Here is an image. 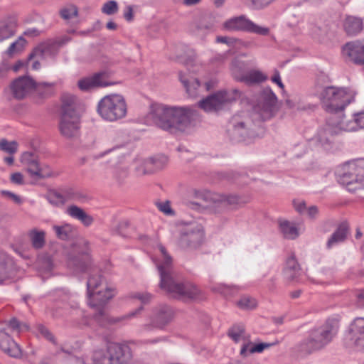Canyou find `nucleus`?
<instances>
[{"instance_id":"f257e3e1","label":"nucleus","mask_w":364,"mask_h":364,"mask_svg":"<svg viewBox=\"0 0 364 364\" xmlns=\"http://www.w3.org/2000/svg\"><path fill=\"white\" fill-rule=\"evenodd\" d=\"M156 250L159 252V255L154 262L160 276V289L178 299L196 298L200 294V290L192 283L183 282L178 277L173 269L172 257L165 247L159 244Z\"/></svg>"},{"instance_id":"f03ea898","label":"nucleus","mask_w":364,"mask_h":364,"mask_svg":"<svg viewBox=\"0 0 364 364\" xmlns=\"http://www.w3.org/2000/svg\"><path fill=\"white\" fill-rule=\"evenodd\" d=\"M195 115L190 107L162 104L153 105L149 112L150 119L157 127L171 134L185 131Z\"/></svg>"},{"instance_id":"7ed1b4c3","label":"nucleus","mask_w":364,"mask_h":364,"mask_svg":"<svg viewBox=\"0 0 364 364\" xmlns=\"http://www.w3.org/2000/svg\"><path fill=\"white\" fill-rule=\"evenodd\" d=\"M87 290L90 306L97 309L94 318L102 323V320L105 317L103 308L115 296L116 289L107 282L98 269H90Z\"/></svg>"},{"instance_id":"20e7f679","label":"nucleus","mask_w":364,"mask_h":364,"mask_svg":"<svg viewBox=\"0 0 364 364\" xmlns=\"http://www.w3.org/2000/svg\"><path fill=\"white\" fill-rule=\"evenodd\" d=\"M338 331V323L328 319L321 326L310 330L308 336L294 346V350L301 357L322 350L333 341Z\"/></svg>"},{"instance_id":"39448f33","label":"nucleus","mask_w":364,"mask_h":364,"mask_svg":"<svg viewBox=\"0 0 364 364\" xmlns=\"http://www.w3.org/2000/svg\"><path fill=\"white\" fill-rule=\"evenodd\" d=\"M81 109L77 97L65 94L62 97V105L58 129L60 134L66 139L78 136L80 129Z\"/></svg>"},{"instance_id":"423d86ee","label":"nucleus","mask_w":364,"mask_h":364,"mask_svg":"<svg viewBox=\"0 0 364 364\" xmlns=\"http://www.w3.org/2000/svg\"><path fill=\"white\" fill-rule=\"evenodd\" d=\"M336 121V117L333 115L331 118H328L318 130L315 139L321 146L331 145L333 142L335 136L341 134L343 132H353L358 129H364V112L355 114L353 120L344 122L342 119L339 122Z\"/></svg>"},{"instance_id":"0eeeda50","label":"nucleus","mask_w":364,"mask_h":364,"mask_svg":"<svg viewBox=\"0 0 364 364\" xmlns=\"http://www.w3.org/2000/svg\"><path fill=\"white\" fill-rule=\"evenodd\" d=\"M319 98L324 110L331 114L326 120L335 115L336 122L344 119L343 111L354 100V97L344 89L332 86L323 88L320 93Z\"/></svg>"},{"instance_id":"6e6552de","label":"nucleus","mask_w":364,"mask_h":364,"mask_svg":"<svg viewBox=\"0 0 364 364\" xmlns=\"http://www.w3.org/2000/svg\"><path fill=\"white\" fill-rule=\"evenodd\" d=\"M335 173L338 182L348 191L364 188V159L341 165L336 168Z\"/></svg>"},{"instance_id":"1a4fd4ad","label":"nucleus","mask_w":364,"mask_h":364,"mask_svg":"<svg viewBox=\"0 0 364 364\" xmlns=\"http://www.w3.org/2000/svg\"><path fill=\"white\" fill-rule=\"evenodd\" d=\"M279 109L277 97L269 87H265L255 96L252 117L260 121L269 120L277 115Z\"/></svg>"},{"instance_id":"9d476101","label":"nucleus","mask_w":364,"mask_h":364,"mask_svg":"<svg viewBox=\"0 0 364 364\" xmlns=\"http://www.w3.org/2000/svg\"><path fill=\"white\" fill-rule=\"evenodd\" d=\"M97 111L103 119L114 122L127 115V105L122 95L111 94L105 96L99 101Z\"/></svg>"},{"instance_id":"9b49d317","label":"nucleus","mask_w":364,"mask_h":364,"mask_svg":"<svg viewBox=\"0 0 364 364\" xmlns=\"http://www.w3.org/2000/svg\"><path fill=\"white\" fill-rule=\"evenodd\" d=\"M239 97L238 90L235 89L231 92L221 90L201 100L198 102V106L205 112H217Z\"/></svg>"},{"instance_id":"f8f14e48","label":"nucleus","mask_w":364,"mask_h":364,"mask_svg":"<svg viewBox=\"0 0 364 364\" xmlns=\"http://www.w3.org/2000/svg\"><path fill=\"white\" fill-rule=\"evenodd\" d=\"M346 347L354 350H364V318H354L347 328L344 336Z\"/></svg>"},{"instance_id":"ddd939ff","label":"nucleus","mask_w":364,"mask_h":364,"mask_svg":"<svg viewBox=\"0 0 364 364\" xmlns=\"http://www.w3.org/2000/svg\"><path fill=\"white\" fill-rule=\"evenodd\" d=\"M21 161L25 166L27 172L31 177L38 179L51 176L49 166L39 162L38 156L33 152L26 151L21 156Z\"/></svg>"},{"instance_id":"4468645a","label":"nucleus","mask_w":364,"mask_h":364,"mask_svg":"<svg viewBox=\"0 0 364 364\" xmlns=\"http://www.w3.org/2000/svg\"><path fill=\"white\" fill-rule=\"evenodd\" d=\"M52 85L46 82L36 84L34 80L27 76L19 77L11 84V90L13 96L18 100L24 98L33 89H36L38 92L42 88L50 89Z\"/></svg>"},{"instance_id":"2eb2a0df","label":"nucleus","mask_w":364,"mask_h":364,"mask_svg":"<svg viewBox=\"0 0 364 364\" xmlns=\"http://www.w3.org/2000/svg\"><path fill=\"white\" fill-rule=\"evenodd\" d=\"M173 310L167 304H161L155 306L152 310L151 324L144 325L145 330H149L151 326L157 328H164L173 318Z\"/></svg>"},{"instance_id":"dca6fc26","label":"nucleus","mask_w":364,"mask_h":364,"mask_svg":"<svg viewBox=\"0 0 364 364\" xmlns=\"http://www.w3.org/2000/svg\"><path fill=\"white\" fill-rule=\"evenodd\" d=\"M204 237V232L200 225L191 226L181 232L179 245L182 248H196Z\"/></svg>"},{"instance_id":"f3484780","label":"nucleus","mask_w":364,"mask_h":364,"mask_svg":"<svg viewBox=\"0 0 364 364\" xmlns=\"http://www.w3.org/2000/svg\"><path fill=\"white\" fill-rule=\"evenodd\" d=\"M109 353L112 364H130L133 360V352L127 343H109Z\"/></svg>"},{"instance_id":"a211bd4d","label":"nucleus","mask_w":364,"mask_h":364,"mask_svg":"<svg viewBox=\"0 0 364 364\" xmlns=\"http://www.w3.org/2000/svg\"><path fill=\"white\" fill-rule=\"evenodd\" d=\"M342 53L346 60L364 68V41H354L346 43L343 46Z\"/></svg>"},{"instance_id":"6ab92c4d","label":"nucleus","mask_w":364,"mask_h":364,"mask_svg":"<svg viewBox=\"0 0 364 364\" xmlns=\"http://www.w3.org/2000/svg\"><path fill=\"white\" fill-rule=\"evenodd\" d=\"M112 84L107 79L106 73H95L92 76L80 80L77 82L79 88L82 91H90L97 87H107Z\"/></svg>"},{"instance_id":"aec40b11","label":"nucleus","mask_w":364,"mask_h":364,"mask_svg":"<svg viewBox=\"0 0 364 364\" xmlns=\"http://www.w3.org/2000/svg\"><path fill=\"white\" fill-rule=\"evenodd\" d=\"M228 336L235 342L242 341V346L240 349V355L243 357L247 356L248 347L250 346V336L246 333L245 327L242 324L234 325L228 331Z\"/></svg>"},{"instance_id":"412c9836","label":"nucleus","mask_w":364,"mask_h":364,"mask_svg":"<svg viewBox=\"0 0 364 364\" xmlns=\"http://www.w3.org/2000/svg\"><path fill=\"white\" fill-rule=\"evenodd\" d=\"M301 268L294 253H291L285 261L282 273L284 279L289 282H298L301 275Z\"/></svg>"},{"instance_id":"4be33fe9","label":"nucleus","mask_w":364,"mask_h":364,"mask_svg":"<svg viewBox=\"0 0 364 364\" xmlns=\"http://www.w3.org/2000/svg\"><path fill=\"white\" fill-rule=\"evenodd\" d=\"M60 43L58 41H48L38 45L29 55L28 60L39 56L45 58L47 56H55L60 48Z\"/></svg>"},{"instance_id":"5701e85b","label":"nucleus","mask_w":364,"mask_h":364,"mask_svg":"<svg viewBox=\"0 0 364 364\" xmlns=\"http://www.w3.org/2000/svg\"><path fill=\"white\" fill-rule=\"evenodd\" d=\"M0 349L14 358H18L21 354L18 345L4 330H0Z\"/></svg>"},{"instance_id":"b1692460","label":"nucleus","mask_w":364,"mask_h":364,"mask_svg":"<svg viewBox=\"0 0 364 364\" xmlns=\"http://www.w3.org/2000/svg\"><path fill=\"white\" fill-rule=\"evenodd\" d=\"M91 259L87 253L70 257L68 261V267L75 274L83 273L90 269Z\"/></svg>"},{"instance_id":"393cba45","label":"nucleus","mask_w":364,"mask_h":364,"mask_svg":"<svg viewBox=\"0 0 364 364\" xmlns=\"http://www.w3.org/2000/svg\"><path fill=\"white\" fill-rule=\"evenodd\" d=\"M224 29L227 31H244L253 33L261 36L269 34V29L258 24H223Z\"/></svg>"},{"instance_id":"a878e982","label":"nucleus","mask_w":364,"mask_h":364,"mask_svg":"<svg viewBox=\"0 0 364 364\" xmlns=\"http://www.w3.org/2000/svg\"><path fill=\"white\" fill-rule=\"evenodd\" d=\"M254 136L255 133L248 122H240L234 124L231 132L232 140L235 141H245L247 138Z\"/></svg>"},{"instance_id":"bb28decb","label":"nucleus","mask_w":364,"mask_h":364,"mask_svg":"<svg viewBox=\"0 0 364 364\" xmlns=\"http://www.w3.org/2000/svg\"><path fill=\"white\" fill-rule=\"evenodd\" d=\"M14 265L12 259L4 252H0V284L12 278Z\"/></svg>"},{"instance_id":"cd10ccee","label":"nucleus","mask_w":364,"mask_h":364,"mask_svg":"<svg viewBox=\"0 0 364 364\" xmlns=\"http://www.w3.org/2000/svg\"><path fill=\"white\" fill-rule=\"evenodd\" d=\"M168 163L166 156H159L147 159L143 161L144 168L141 173L151 174L158 170L162 169Z\"/></svg>"},{"instance_id":"c85d7f7f","label":"nucleus","mask_w":364,"mask_h":364,"mask_svg":"<svg viewBox=\"0 0 364 364\" xmlns=\"http://www.w3.org/2000/svg\"><path fill=\"white\" fill-rule=\"evenodd\" d=\"M65 213L71 218L80 221L86 227L91 225L94 221L91 215L87 214L82 208L75 205L68 206Z\"/></svg>"},{"instance_id":"c756f323","label":"nucleus","mask_w":364,"mask_h":364,"mask_svg":"<svg viewBox=\"0 0 364 364\" xmlns=\"http://www.w3.org/2000/svg\"><path fill=\"white\" fill-rule=\"evenodd\" d=\"M348 225L346 222H343L336 228L331 235L326 243L328 249H331L340 242H343L347 237L348 233Z\"/></svg>"},{"instance_id":"7c9ffc66","label":"nucleus","mask_w":364,"mask_h":364,"mask_svg":"<svg viewBox=\"0 0 364 364\" xmlns=\"http://www.w3.org/2000/svg\"><path fill=\"white\" fill-rule=\"evenodd\" d=\"M234 77L240 82H244L247 85L259 84L264 82L267 79V76L260 70H252L245 75L237 76L233 74Z\"/></svg>"},{"instance_id":"2f4dec72","label":"nucleus","mask_w":364,"mask_h":364,"mask_svg":"<svg viewBox=\"0 0 364 364\" xmlns=\"http://www.w3.org/2000/svg\"><path fill=\"white\" fill-rule=\"evenodd\" d=\"M46 198L50 204L58 206L63 205L68 200H76L78 196L72 191H67L65 196L56 191H50L47 194Z\"/></svg>"},{"instance_id":"473e14b6","label":"nucleus","mask_w":364,"mask_h":364,"mask_svg":"<svg viewBox=\"0 0 364 364\" xmlns=\"http://www.w3.org/2000/svg\"><path fill=\"white\" fill-rule=\"evenodd\" d=\"M53 229L56 237L62 240H68L73 238L76 234V228L70 224L63 225H53Z\"/></svg>"},{"instance_id":"72a5a7b5","label":"nucleus","mask_w":364,"mask_h":364,"mask_svg":"<svg viewBox=\"0 0 364 364\" xmlns=\"http://www.w3.org/2000/svg\"><path fill=\"white\" fill-rule=\"evenodd\" d=\"M28 236L32 247L36 250L42 249L46 245V232L36 228L28 231Z\"/></svg>"},{"instance_id":"f704fd0d","label":"nucleus","mask_w":364,"mask_h":364,"mask_svg":"<svg viewBox=\"0 0 364 364\" xmlns=\"http://www.w3.org/2000/svg\"><path fill=\"white\" fill-rule=\"evenodd\" d=\"M90 364H112L111 354L109 353V343L105 349H97L93 351Z\"/></svg>"},{"instance_id":"c9c22d12","label":"nucleus","mask_w":364,"mask_h":364,"mask_svg":"<svg viewBox=\"0 0 364 364\" xmlns=\"http://www.w3.org/2000/svg\"><path fill=\"white\" fill-rule=\"evenodd\" d=\"M179 79L190 97H194L197 95V89L200 87V82L196 78L188 79L181 72L179 73Z\"/></svg>"},{"instance_id":"e433bc0d","label":"nucleus","mask_w":364,"mask_h":364,"mask_svg":"<svg viewBox=\"0 0 364 364\" xmlns=\"http://www.w3.org/2000/svg\"><path fill=\"white\" fill-rule=\"evenodd\" d=\"M279 228L284 237L287 239L294 240L299 236L297 228L287 220L281 221Z\"/></svg>"},{"instance_id":"4c0bfd02","label":"nucleus","mask_w":364,"mask_h":364,"mask_svg":"<svg viewBox=\"0 0 364 364\" xmlns=\"http://www.w3.org/2000/svg\"><path fill=\"white\" fill-rule=\"evenodd\" d=\"M59 14L64 21L71 20L77 16L78 9L73 4L66 5L60 9Z\"/></svg>"},{"instance_id":"58836bf2","label":"nucleus","mask_w":364,"mask_h":364,"mask_svg":"<svg viewBox=\"0 0 364 364\" xmlns=\"http://www.w3.org/2000/svg\"><path fill=\"white\" fill-rule=\"evenodd\" d=\"M237 306L242 310H252L257 306V301L253 297L243 296L237 301Z\"/></svg>"},{"instance_id":"ea45409f","label":"nucleus","mask_w":364,"mask_h":364,"mask_svg":"<svg viewBox=\"0 0 364 364\" xmlns=\"http://www.w3.org/2000/svg\"><path fill=\"white\" fill-rule=\"evenodd\" d=\"M37 265L39 271L45 274H50L53 267V261L49 256L38 258Z\"/></svg>"},{"instance_id":"a19ab883","label":"nucleus","mask_w":364,"mask_h":364,"mask_svg":"<svg viewBox=\"0 0 364 364\" xmlns=\"http://www.w3.org/2000/svg\"><path fill=\"white\" fill-rule=\"evenodd\" d=\"M247 198H243L236 195L223 196L220 199V203L223 205H243L248 202Z\"/></svg>"},{"instance_id":"79ce46f5","label":"nucleus","mask_w":364,"mask_h":364,"mask_svg":"<svg viewBox=\"0 0 364 364\" xmlns=\"http://www.w3.org/2000/svg\"><path fill=\"white\" fill-rule=\"evenodd\" d=\"M321 20L329 23H336L342 21V17L339 11L329 9L322 14Z\"/></svg>"},{"instance_id":"37998d69","label":"nucleus","mask_w":364,"mask_h":364,"mask_svg":"<svg viewBox=\"0 0 364 364\" xmlns=\"http://www.w3.org/2000/svg\"><path fill=\"white\" fill-rule=\"evenodd\" d=\"M363 29V24H343V30L348 37L357 36Z\"/></svg>"},{"instance_id":"c03bdc74","label":"nucleus","mask_w":364,"mask_h":364,"mask_svg":"<svg viewBox=\"0 0 364 364\" xmlns=\"http://www.w3.org/2000/svg\"><path fill=\"white\" fill-rule=\"evenodd\" d=\"M0 149L9 154H14L18 150V143L15 141H9L2 139L0 140Z\"/></svg>"},{"instance_id":"a18cd8bd","label":"nucleus","mask_w":364,"mask_h":364,"mask_svg":"<svg viewBox=\"0 0 364 364\" xmlns=\"http://www.w3.org/2000/svg\"><path fill=\"white\" fill-rule=\"evenodd\" d=\"M112 175L118 183H122L128 176V170L124 166H117L113 168Z\"/></svg>"},{"instance_id":"49530a36","label":"nucleus","mask_w":364,"mask_h":364,"mask_svg":"<svg viewBox=\"0 0 364 364\" xmlns=\"http://www.w3.org/2000/svg\"><path fill=\"white\" fill-rule=\"evenodd\" d=\"M118 3L114 0H109L102 5L101 11L105 14L113 15L118 11Z\"/></svg>"},{"instance_id":"de8ad7c7","label":"nucleus","mask_w":364,"mask_h":364,"mask_svg":"<svg viewBox=\"0 0 364 364\" xmlns=\"http://www.w3.org/2000/svg\"><path fill=\"white\" fill-rule=\"evenodd\" d=\"M274 343H259L257 344H251V347H248L247 351L250 353H262L264 349L272 347Z\"/></svg>"},{"instance_id":"09e8293b","label":"nucleus","mask_w":364,"mask_h":364,"mask_svg":"<svg viewBox=\"0 0 364 364\" xmlns=\"http://www.w3.org/2000/svg\"><path fill=\"white\" fill-rule=\"evenodd\" d=\"M156 205L161 212L166 215H174L175 214L168 200L164 202H156Z\"/></svg>"},{"instance_id":"8fccbe9b","label":"nucleus","mask_w":364,"mask_h":364,"mask_svg":"<svg viewBox=\"0 0 364 364\" xmlns=\"http://www.w3.org/2000/svg\"><path fill=\"white\" fill-rule=\"evenodd\" d=\"M14 33L13 28L11 24H4L0 28V42L4 39L9 38Z\"/></svg>"},{"instance_id":"3c124183","label":"nucleus","mask_w":364,"mask_h":364,"mask_svg":"<svg viewBox=\"0 0 364 364\" xmlns=\"http://www.w3.org/2000/svg\"><path fill=\"white\" fill-rule=\"evenodd\" d=\"M38 332L40 334L43 336L47 340L50 341L53 343H55V337L52 334V333L44 326L40 325L38 327Z\"/></svg>"},{"instance_id":"603ef678","label":"nucleus","mask_w":364,"mask_h":364,"mask_svg":"<svg viewBox=\"0 0 364 364\" xmlns=\"http://www.w3.org/2000/svg\"><path fill=\"white\" fill-rule=\"evenodd\" d=\"M26 41L22 37H20L16 42L12 43L8 48L9 54L13 53L16 50H20L25 45Z\"/></svg>"},{"instance_id":"864d4df0","label":"nucleus","mask_w":364,"mask_h":364,"mask_svg":"<svg viewBox=\"0 0 364 364\" xmlns=\"http://www.w3.org/2000/svg\"><path fill=\"white\" fill-rule=\"evenodd\" d=\"M133 297L141 301V302L143 304H149L151 301L153 296L150 293L144 292V293H136L134 294Z\"/></svg>"},{"instance_id":"5fc2aeb1","label":"nucleus","mask_w":364,"mask_h":364,"mask_svg":"<svg viewBox=\"0 0 364 364\" xmlns=\"http://www.w3.org/2000/svg\"><path fill=\"white\" fill-rule=\"evenodd\" d=\"M186 57H187V59L185 60L184 63L186 65H188L189 63H192L196 58V53L194 50L188 49L187 52L184 55L181 54L178 56V58L181 59H183Z\"/></svg>"},{"instance_id":"6e6d98bb","label":"nucleus","mask_w":364,"mask_h":364,"mask_svg":"<svg viewBox=\"0 0 364 364\" xmlns=\"http://www.w3.org/2000/svg\"><path fill=\"white\" fill-rule=\"evenodd\" d=\"M134 7L132 5H127L123 10V16L127 21L134 20Z\"/></svg>"},{"instance_id":"4d7b16f0","label":"nucleus","mask_w":364,"mask_h":364,"mask_svg":"<svg viewBox=\"0 0 364 364\" xmlns=\"http://www.w3.org/2000/svg\"><path fill=\"white\" fill-rule=\"evenodd\" d=\"M225 23H253L252 20L248 18L246 15H239L234 16L228 20Z\"/></svg>"},{"instance_id":"13d9d810","label":"nucleus","mask_w":364,"mask_h":364,"mask_svg":"<svg viewBox=\"0 0 364 364\" xmlns=\"http://www.w3.org/2000/svg\"><path fill=\"white\" fill-rule=\"evenodd\" d=\"M44 21L45 19L39 14L32 13L25 20V23H38Z\"/></svg>"},{"instance_id":"bf43d9fd","label":"nucleus","mask_w":364,"mask_h":364,"mask_svg":"<svg viewBox=\"0 0 364 364\" xmlns=\"http://www.w3.org/2000/svg\"><path fill=\"white\" fill-rule=\"evenodd\" d=\"M19 20L16 12H9L4 18L3 23H16Z\"/></svg>"},{"instance_id":"052dcab7","label":"nucleus","mask_w":364,"mask_h":364,"mask_svg":"<svg viewBox=\"0 0 364 364\" xmlns=\"http://www.w3.org/2000/svg\"><path fill=\"white\" fill-rule=\"evenodd\" d=\"M143 309H144L143 306H140L138 309H136L135 311H132V312L123 316L122 317L116 318L114 321V322L119 321H122L124 319L132 318L134 317L135 316H136L138 314H139L141 311H142Z\"/></svg>"},{"instance_id":"680f3d73","label":"nucleus","mask_w":364,"mask_h":364,"mask_svg":"<svg viewBox=\"0 0 364 364\" xmlns=\"http://www.w3.org/2000/svg\"><path fill=\"white\" fill-rule=\"evenodd\" d=\"M128 225L129 223L127 221L119 222L117 227L114 228V231L119 235L125 236L124 230L128 227Z\"/></svg>"},{"instance_id":"e2e57ef3","label":"nucleus","mask_w":364,"mask_h":364,"mask_svg":"<svg viewBox=\"0 0 364 364\" xmlns=\"http://www.w3.org/2000/svg\"><path fill=\"white\" fill-rule=\"evenodd\" d=\"M1 193L2 195L8 196L11 199H12L16 203H17V204L21 203V198L18 196L16 195L15 193L11 192V191H5V190L1 191Z\"/></svg>"},{"instance_id":"0e129e2a","label":"nucleus","mask_w":364,"mask_h":364,"mask_svg":"<svg viewBox=\"0 0 364 364\" xmlns=\"http://www.w3.org/2000/svg\"><path fill=\"white\" fill-rule=\"evenodd\" d=\"M274 1V0H252V2L257 8L262 9L269 5Z\"/></svg>"},{"instance_id":"69168bd1","label":"nucleus","mask_w":364,"mask_h":364,"mask_svg":"<svg viewBox=\"0 0 364 364\" xmlns=\"http://www.w3.org/2000/svg\"><path fill=\"white\" fill-rule=\"evenodd\" d=\"M11 181L16 184H22L23 183V176L21 173L16 172L11 176Z\"/></svg>"},{"instance_id":"338daca9","label":"nucleus","mask_w":364,"mask_h":364,"mask_svg":"<svg viewBox=\"0 0 364 364\" xmlns=\"http://www.w3.org/2000/svg\"><path fill=\"white\" fill-rule=\"evenodd\" d=\"M43 31L36 28H28L23 32V34L28 37H36L39 36Z\"/></svg>"},{"instance_id":"774afa93","label":"nucleus","mask_w":364,"mask_h":364,"mask_svg":"<svg viewBox=\"0 0 364 364\" xmlns=\"http://www.w3.org/2000/svg\"><path fill=\"white\" fill-rule=\"evenodd\" d=\"M67 364H90L87 363L84 358H78V357H71L70 358L68 361Z\"/></svg>"}]
</instances>
